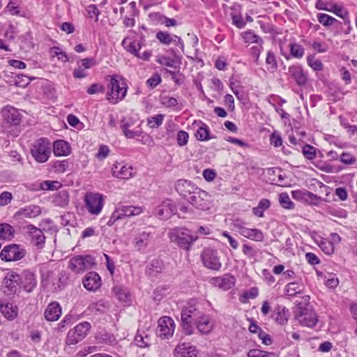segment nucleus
Wrapping results in <instances>:
<instances>
[{
  "mask_svg": "<svg viewBox=\"0 0 357 357\" xmlns=\"http://www.w3.org/2000/svg\"><path fill=\"white\" fill-rule=\"evenodd\" d=\"M201 258L204 266L207 268L219 271L222 267L216 250L211 248H205L202 252Z\"/></svg>",
  "mask_w": 357,
  "mask_h": 357,
  "instance_id": "14",
  "label": "nucleus"
},
{
  "mask_svg": "<svg viewBox=\"0 0 357 357\" xmlns=\"http://www.w3.org/2000/svg\"><path fill=\"white\" fill-rule=\"evenodd\" d=\"M279 202L280 205L286 209H292L294 207V204L291 202L289 195L286 192H282L280 195Z\"/></svg>",
  "mask_w": 357,
  "mask_h": 357,
  "instance_id": "54",
  "label": "nucleus"
},
{
  "mask_svg": "<svg viewBox=\"0 0 357 357\" xmlns=\"http://www.w3.org/2000/svg\"><path fill=\"white\" fill-rule=\"evenodd\" d=\"M240 37L243 42L246 44V47L255 43H264V40L259 35L256 34L252 30L243 31L240 33Z\"/></svg>",
  "mask_w": 357,
  "mask_h": 357,
  "instance_id": "36",
  "label": "nucleus"
},
{
  "mask_svg": "<svg viewBox=\"0 0 357 357\" xmlns=\"http://www.w3.org/2000/svg\"><path fill=\"white\" fill-rule=\"evenodd\" d=\"M155 37L163 45H169L171 43H174L178 45L181 50H183L184 49V43L183 40L176 35L160 31L156 33Z\"/></svg>",
  "mask_w": 357,
  "mask_h": 357,
  "instance_id": "31",
  "label": "nucleus"
},
{
  "mask_svg": "<svg viewBox=\"0 0 357 357\" xmlns=\"http://www.w3.org/2000/svg\"><path fill=\"white\" fill-rule=\"evenodd\" d=\"M0 310L3 316L9 320H13L17 316V307L12 303L2 304L0 303Z\"/></svg>",
  "mask_w": 357,
  "mask_h": 357,
  "instance_id": "39",
  "label": "nucleus"
},
{
  "mask_svg": "<svg viewBox=\"0 0 357 357\" xmlns=\"http://www.w3.org/2000/svg\"><path fill=\"white\" fill-rule=\"evenodd\" d=\"M77 67L73 70V77L76 79H83L88 76L87 70L96 66L97 61L95 58L86 57L77 62Z\"/></svg>",
  "mask_w": 357,
  "mask_h": 357,
  "instance_id": "19",
  "label": "nucleus"
},
{
  "mask_svg": "<svg viewBox=\"0 0 357 357\" xmlns=\"http://www.w3.org/2000/svg\"><path fill=\"white\" fill-rule=\"evenodd\" d=\"M1 114L3 119L10 125L20 124L21 117L19 112L13 107L7 105L1 109Z\"/></svg>",
  "mask_w": 357,
  "mask_h": 357,
  "instance_id": "30",
  "label": "nucleus"
},
{
  "mask_svg": "<svg viewBox=\"0 0 357 357\" xmlns=\"http://www.w3.org/2000/svg\"><path fill=\"white\" fill-rule=\"evenodd\" d=\"M91 328V324L88 321H83L70 330L67 334V344H75L82 341L88 334Z\"/></svg>",
  "mask_w": 357,
  "mask_h": 357,
  "instance_id": "13",
  "label": "nucleus"
},
{
  "mask_svg": "<svg viewBox=\"0 0 357 357\" xmlns=\"http://www.w3.org/2000/svg\"><path fill=\"white\" fill-rule=\"evenodd\" d=\"M69 166L68 160H54L52 162V167L56 173H64Z\"/></svg>",
  "mask_w": 357,
  "mask_h": 357,
  "instance_id": "47",
  "label": "nucleus"
},
{
  "mask_svg": "<svg viewBox=\"0 0 357 357\" xmlns=\"http://www.w3.org/2000/svg\"><path fill=\"white\" fill-rule=\"evenodd\" d=\"M315 8L317 10L333 13L344 20L349 19L347 10L342 5L337 3L333 0H317Z\"/></svg>",
  "mask_w": 357,
  "mask_h": 357,
  "instance_id": "11",
  "label": "nucleus"
},
{
  "mask_svg": "<svg viewBox=\"0 0 357 357\" xmlns=\"http://www.w3.org/2000/svg\"><path fill=\"white\" fill-rule=\"evenodd\" d=\"M189 139V135L184 130H179L176 135V142L179 146H185Z\"/></svg>",
  "mask_w": 357,
  "mask_h": 357,
  "instance_id": "62",
  "label": "nucleus"
},
{
  "mask_svg": "<svg viewBox=\"0 0 357 357\" xmlns=\"http://www.w3.org/2000/svg\"><path fill=\"white\" fill-rule=\"evenodd\" d=\"M271 202L268 199H261L257 206L252 208V213L255 215L263 218L264 211L269 208Z\"/></svg>",
  "mask_w": 357,
  "mask_h": 357,
  "instance_id": "43",
  "label": "nucleus"
},
{
  "mask_svg": "<svg viewBox=\"0 0 357 357\" xmlns=\"http://www.w3.org/2000/svg\"><path fill=\"white\" fill-rule=\"evenodd\" d=\"M156 61L162 66H165L170 68L175 67L174 61L169 56H166L164 55H158L157 56Z\"/></svg>",
  "mask_w": 357,
  "mask_h": 357,
  "instance_id": "61",
  "label": "nucleus"
},
{
  "mask_svg": "<svg viewBox=\"0 0 357 357\" xmlns=\"http://www.w3.org/2000/svg\"><path fill=\"white\" fill-rule=\"evenodd\" d=\"M13 227L7 223L0 224V239L10 240L14 236Z\"/></svg>",
  "mask_w": 357,
  "mask_h": 357,
  "instance_id": "44",
  "label": "nucleus"
},
{
  "mask_svg": "<svg viewBox=\"0 0 357 357\" xmlns=\"http://www.w3.org/2000/svg\"><path fill=\"white\" fill-rule=\"evenodd\" d=\"M62 310L60 304L54 301L47 306L44 312V317L47 321H55L60 318Z\"/></svg>",
  "mask_w": 357,
  "mask_h": 357,
  "instance_id": "32",
  "label": "nucleus"
},
{
  "mask_svg": "<svg viewBox=\"0 0 357 357\" xmlns=\"http://www.w3.org/2000/svg\"><path fill=\"white\" fill-rule=\"evenodd\" d=\"M174 321L168 316L160 317L158 321V335L162 339H169L173 336L175 330Z\"/></svg>",
  "mask_w": 357,
  "mask_h": 357,
  "instance_id": "15",
  "label": "nucleus"
},
{
  "mask_svg": "<svg viewBox=\"0 0 357 357\" xmlns=\"http://www.w3.org/2000/svg\"><path fill=\"white\" fill-rule=\"evenodd\" d=\"M203 314L192 302L188 303L181 311V326L186 335L195 333V324Z\"/></svg>",
  "mask_w": 357,
  "mask_h": 357,
  "instance_id": "1",
  "label": "nucleus"
},
{
  "mask_svg": "<svg viewBox=\"0 0 357 357\" xmlns=\"http://www.w3.org/2000/svg\"><path fill=\"white\" fill-rule=\"evenodd\" d=\"M176 211V206L171 199H166L155 209V215L162 220L168 219Z\"/></svg>",
  "mask_w": 357,
  "mask_h": 357,
  "instance_id": "26",
  "label": "nucleus"
},
{
  "mask_svg": "<svg viewBox=\"0 0 357 357\" xmlns=\"http://www.w3.org/2000/svg\"><path fill=\"white\" fill-rule=\"evenodd\" d=\"M176 192L184 199H188L198 188L192 181L186 179H179L174 185Z\"/></svg>",
  "mask_w": 357,
  "mask_h": 357,
  "instance_id": "21",
  "label": "nucleus"
},
{
  "mask_svg": "<svg viewBox=\"0 0 357 357\" xmlns=\"http://www.w3.org/2000/svg\"><path fill=\"white\" fill-rule=\"evenodd\" d=\"M232 24L238 29L245 27L246 23L244 21L242 15L240 13H231Z\"/></svg>",
  "mask_w": 357,
  "mask_h": 357,
  "instance_id": "59",
  "label": "nucleus"
},
{
  "mask_svg": "<svg viewBox=\"0 0 357 357\" xmlns=\"http://www.w3.org/2000/svg\"><path fill=\"white\" fill-rule=\"evenodd\" d=\"M121 45L127 52L135 56L138 55V52H139V50L142 48V44L140 42H137L136 40L132 41L129 37L124 38L122 40Z\"/></svg>",
  "mask_w": 357,
  "mask_h": 357,
  "instance_id": "37",
  "label": "nucleus"
},
{
  "mask_svg": "<svg viewBox=\"0 0 357 357\" xmlns=\"http://www.w3.org/2000/svg\"><path fill=\"white\" fill-rule=\"evenodd\" d=\"M165 116L163 114H157L150 116L147 119L148 126L151 128H156L162 125Z\"/></svg>",
  "mask_w": 357,
  "mask_h": 357,
  "instance_id": "55",
  "label": "nucleus"
},
{
  "mask_svg": "<svg viewBox=\"0 0 357 357\" xmlns=\"http://www.w3.org/2000/svg\"><path fill=\"white\" fill-rule=\"evenodd\" d=\"M264 43H255L249 49V53L253 58L255 62H257L261 52L263 51Z\"/></svg>",
  "mask_w": 357,
  "mask_h": 357,
  "instance_id": "52",
  "label": "nucleus"
},
{
  "mask_svg": "<svg viewBox=\"0 0 357 357\" xmlns=\"http://www.w3.org/2000/svg\"><path fill=\"white\" fill-rule=\"evenodd\" d=\"M270 143L275 147H279L282 145V139L281 135L278 131H274L270 136Z\"/></svg>",
  "mask_w": 357,
  "mask_h": 357,
  "instance_id": "64",
  "label": "nucleus"
},
{
  "mask_svg": "<svg viewBox=\"0 0 357 357\" xmlns=\"http://www.w3.org/2000/svg\"><path fill=\"white\" fill-rule=\"evenodd\" d=\"M296 319L301 325L309 328L315 326L318 321L317 313L307 309L300 312L296 315Z\"/></svg>",
  "mask_w": 357,
  "mask_h": 357,
  "instance_id": "28",
  "label": "nucleus"
},
{
  "mask_svg": "<svg viewBox=\"0 0 357 357\" xmlns=\"http://www.w3.org/2000/svg\"><path fill=\"white\" fill-rule=\"evenodd\" d=\"M61 187V183L57 181H44L40 183V188L43 190H54Z\"/></svg>",
  "mask_w": 357,
  "mask_h": 357,
  "instance_id": "51",
  "label": "nucleus"
},
{
  "mask_svg": "<svg viewBox=\"0 0 357 357\" xmlns=\"http://www.w3.org/2000/svg\"><path fill=\"white\" fill-rule=\"evenodd\" d=\"M19 278L17 273L14 271L8 273L1 282V291L8 296L19 295L21 292Z\"/></svg>",
  "mask_w": 357,
  "mask_h": 357,
  "instance_id": "9",
  "label": "nucleus"
},
{
  "mask_svg": "<svg viewBox=\"0 0 357 357\" xmlns=\"http://www.w3.org/2000/svg\"><path fill=\"white\" fill-rule=\"evenodd\" d=\"M82 283L87 290L96 291L101 287L102 280L96 272L91 271L84 276Z\"/></svg>",
  "mask_w": 357,
  "mask_h": 357,
  "instance_id": "29",
  "label": "nucleus"
},
{
  "mask_svg": "<svg viewBox=\"0 0 357 357\" xmlns=\"http://www.w3.org/2000/svg\"><path fill=\"white\" fill-rule=\"evenodd\" d=\"M215 328V321L211 317L203 312L195 324V330L197 329L200 334L208 335Z\"/></svg>",
  "mask_w": 357,
  "mask_h": 357,
  "instance_id": "20",
  "label": "nucleus"
},
{
  "mask_svg": "<svg viewBox=\"0 0 357 357\" xmlns=\"http://www.w3.org/2000/svg\"><path fill=\"white\" fill-rule=\"evenodd\" d=\"M284 291L289 296H294L302 291V286L298 282H289L286 285Z\"/></svg>",
  "mask_w": 357,
  "mask_h": 357,
  "instance_id": "48",
  "label": "nucleus"
},
{
  "mask_svg": "<svg viewBox=\"0 0 357 357\" xmlns=\"http://www.w3.org/2000/svg\"><path fill=\"white\" fill-rule=\"evenodd\" d=\"M121 129L123 130L124 135L128 139H134L138 137L142 134V132L139 130H130L129 129V126L127 123L123 124L121 126Z\"/></svg>",
  "mask_w": 357,
  "mask_h": 357,
  "instance_id": "58",
  "label": "nucleus"
},
{
  "mask_svg": "<svg viewBox=\"0 0 357 357\" xmlns=\"http://www.w3.org/2000/svg\"><path fill=\"white\" fill-rule=\"evenodd\" d=\"M114 296L121 302H127L130 300V294L128 289L119 285H116L112 288Z\"/></svg>",
  "mask_w": 357,
  "mask_h": 357,
  "instance_id": "41",
  "label": "nucleus"
},
{
  "mask_svg": "<svg viewBox=\"0 0 357 357\" xmlns=\"http://www.w3.org/2000/svg\"><path fill=\"white\" fill-rule=\"evenodd\" d=\"M155 232L150 227L139 229L133 238L135 248L142 252H146L152 246Z\"/></svg>",
  "mask_w": 357,
  "mask_h": 357,
  "instance_id": "5",
  "label": "nucleus"
},
{
  "mask_svg": "<svg viewBox=\"0 0 357 357\" xmlns=\"http://www.w3.org/2000/svg\"><path fill=\"white\" fill-rule=\"evenodd\" d=\"M236 282L234 276L231 274H225L222 276L213 277L210 280V284L222 290L227 291L232 288Z\"/></svg>",
  "mask_w": 357,
  "mask_h": 357,
  "instance_id": "24",
  "label": "nucleus"
},
{
  "mask_svg": "<svg viewBox=\"0 0 357 357\" xmlns=\"http://www.w3.org/2000/svg\"><path fill=\"white\" fill-rule=\"evenodd\" d=\"M95 265V258L91 255H77L68 261V268L75 273H82Z\"/></svg>",
  "mask_w": 357,
  "mask_h": 357,
  "instance_id": "10",
  "label": "nucleus"
},
{
  "mask_svg": "<svg viewBox=\"0 0 357 357\" xmlns=\"http://www.w3.org/2000/svg\"><path fill=\"white\" fill-rule=\"evenodd\" d=\"M144 211V208L141 206L126 205L123 203H119L115 206V208L107 224L108 226H112L118 220L139 215Z\"/></svg>",
  "mask_w": 357,
  "mask_h": 357,
  "instance_id": "3",
  "label": "nucleus"
},
{
  "mask_svg": "<svg viewBox=\"0 0 357 357\" xmlns=\"http://www.w3.org/2000/svg\"><path fill=\"white\" fill-rule=\"evenodd\" d=\"M317 17L318 22L326 27L332 26L335 22H337L335 18L325 13H318Z\"/></svg>",
  "mask_w": 357,
  "mask_h": 357,
  "instance_id": "49",
  "label": "nucleus"
},
{
  "mask_svg": "<svg viewBox=\"0 0 357 357\" xmlns=\"http://www.w3.org/2000/svg\"><path fill=\"white\" fill-rule=\"evenodd\" d=\"M193 126L197 127V130L195 132V137L197 140L208 141L211 139L209 136L210 130L206 123H203L202 121H195Z\"/></svg>",
  "mask_w": 357,
  "mask_h": 357,
  "instance_id": "35",
  "label": "nucleus"
},
{
  "mask_svg": "<svg viewBox=\"0 0 357 357\" xmlns=\"http://www.w3.org/2000/svg\"><path fill=\"white\" fill-rule=\"evenodd\" d=\"M160 103L167 108H175L178 105V101L174 97L163 96L160 98Z\"/></svg>",
  "mask_w": 357,
  "mask_h": 357,
  "instance_id": "57",
  "label": "nucleus"
},
{
  "mask_svg": "<svg viewBox=\"0 0 357 357\" xmlns=\"http://www.w3.org/2000/svg\"><path fill=\"white\" fill-rule=\"evenodd\" d=\"M248 357H272L273 353L262 351L258 349H250L247 354Z\"/></svg>",
  "mask_w": 357,
  "mask_h": 357,
  "instance_id": "60",
  "label": "nucleus"
},
{
  "mask_svg": "<svg viewBox=\"0 0 357 357\" xmlns=\"http://www.w3.org/2000/svg\"><path fill=\"white\" fill-rule=\"evenodd\" d=\"M25 233L31 238V243L38 248H42L45 242V237L41 229L32 225L24 227Z\"/></svg>",
  "mask_w": 357,
  "mask_h": 357,
  "instance_id": "25",
  "label": "nucleus"
},
{
  "mask_svg": "<svg viewBox=\"0 0 357 357\" xmlns=\"http://www.w3.org/2000/svg\"><path fill=\"white\" fill-rule=\"evenodd\" d=\"M302 153L304 157L310 160H314L317 156L316 148L309 144L303 146Z\"/></svg>",
  "mask_w": 357,
  "mask_h": 357,
  "instance_id": "56",
  "label": "nucleus"
},
{
  "mask_svg": "<svg viewBox=\"0 0 357 357\" xmlns=\"http://www.w3.org/2000/svg\"><path fill=\"white\" fill-rule=\"evenodd\" d=\"M19 278L20 290L28 294L32 292L37 285L35 273L29 269L23 270Z\"/></svg>",
  "mask_w": 357,
  "mask_h": 357,
  "instance_id": "16",
  "label": "nucleus"
},
{
  "mask_svg": "<svg viewBox=\"0 0 357 357\" xmlns=\"http://www.w3.org/2000/svg\"><path fill=\"white\" fill-rule=\"evenodd\" d=\"M197 348L188 343H180L174 349L176 357H197Z\"/></svg>",
  "mask_w": 357,
  "mask_h": 357,
  "instance_id": "33",
  "label": "nucleus"
},
{
  "mask_svg": "<svg viewBox=\"0 0 357 357\" xmlns=\"http://www.w3.org/2000/svg\"><path fill=\"white\" fill-rule=\"evenodd\" d=\"M26 254L23 246L10 244L5 246L0 252V258L4 261H17L21 260Z\"/></svg>",
  "mask_w": 357,
  "mask_h": 357,
  "instance_id": "12",
  "label": "nucleus"
},
{
  "mask_svg": "<svg viewBox=\"0 0 357 357\" xmlns=\"http://www.w3.org/2000/svg\"><path fill=\"white\" fill-rule=\"evenodd\" d=\"M51 148L50 140L46 137H40L31 144L30 153L37 162L45 163L51 155Z\"/></svg>",
  "mask_w": 357,
  "mask_h": 357,
  "instance_id": "4",
  "label": "nucleus"
},
{
  "mask_svg": "<svg viewBox=\"0 0 357 357\" xmlns=\"http://www.w3.org/2000/svg\"><path fill=\"white\" fill-rule=\"evenodd\" d=\"M114 176L121 179H129L135 174V171L131 165L121 162H115L112 168Z\"/></svg>",
  "mask_w": 357,
  "mask_h": 357,
  "instance_id": "23",
  "label": "nucleus"
},
{
  "mask_svg": "<svg viewBox=\"0 0 357 357\" xmlns=\"http://www.w3.org/2000/svg\"><path fill=\"white\" fill-rule=\"evenodd\" d=\"M287 74L298 86H305L307 82V74L299 64L290 66Z\"/></svg>",
  "mask_w": 357,
  "mask_h": 357,
  "instance_id": "22",
  "label": "nucleus"
},
{
  "mask_svg": "<svg viewBox=\"0 0 357 357\" xmlns=\"http://www.w3.org/2000/svg\"><path fill=\"white\" fill-rule=\"evenodd\" d=\"M50 54L51 57H57L58 60L63 63H66L69 61V56L66 52L59 47L54 46L50 48Z\"/></svg>",
  "mask_w": 357,
  "mask_h": 357,
  "instance_id": "45",
  "label": "nucleus"
},
{
  "mask_svg": "<svg viewBox=\"0 0 357 357\" xmlns=\"http://www.w3.org/2000/svg\"><path fill=\"white\" fill-rule=\"evenodd\" d=\"M188 201L197 208L207 210L210 207L209 195L206 191L198 188Z\"/></svg>",
  "mask_w": 357,
  "mask_h": 357,
  "instance_id": "17",
  "label": "nucleus"
},
{
  "mask_svg": "<svg viewBox=\"0 0 357 357\" xmlns=\"http://www.w3.org/2000/svg\"><path fill=\"white\" fill-rule=\"evenodd\" d=\"M289 317V310L284 306L278 305L275 309V320L280 325L287 323Z\"/></svg>",
  "mask_w": 357,
  "mask_h": 357,
  "instance_id": "38",
  "label": "nucleus"
},
{
  "mask_svg": "<svg viewBox=\"0 0 357 357\" xmlns=\"http://www.w3.org/2000/svg\"><path fill=\"white\" fill-rule=\"evenodd\" d=\"M109 152L110 150L107 145L101 144L96 154V157L98 160H103L109 155Z\"/></svg>",
  "mask_w": 357,
  "mask_h": 357,
  "instance_id": "63",
  "label": "nucleus"
},
{
  "mask_svg": "<svg viewBox=\"0 0 357 357\" xmlns=\"http://www.w3.org/2000/svg\"><path fill=\"white\" fill-rule=\"evenodd\" d=\"M54 155L56 157L68 156L71 153L70 144L63 139H58L52 144Z\"/></svg>",
  "mask_w": 357,
  "mask_h": 357,
  "instance_id": "34",
  "label": "nucleus"
},
{
  "mask_svg": "<svg viewBox=\"0 0 357 357\" xmlns=\"http://www.w3.org/2000/svg\"><path fill=\"white\" fill-rule=\"evenodd\" d=\"M163 269V263L160 259L152 260L147 268V273L151 276H155Z\"/></svg>",
  "mask_w": 357,
  "mask_h": 357,
  "instance_id": "46",
  "label": "nucleus"
},
{
  "mask_svg": "<svg viewBox=\"0 0 357 357\" xmlns=\"http://www.w3.org/2000/svg\"><path fill=\"white\" fill-rule=\"evenodd\" d=\"M292 197L298 201L303 203L319 206L321 202L322 198L307 190H296L291 192Z\"/></svg>",
  "mask_w": 357,
  "mask_h": 357,
  "instance_id": "18",
  "label": "nucleus"
},
{
  "mask_svg": "<svg viewBox=\"0 0 357 357\" xmlns=\"http://www.w3.org/2000/svg\"><path fill=\"white\" fill-rule=\"evenodd\" d=\"M307 63L314 70L320 71L323 69L322 62L314 55H309L307 57Z\"/></svg>",
  "mask_w": 357,
  "mask_h": 357,
  "instance_id": "53",
  "label": "nucleus"
},
{
  "mask_svg": "<svg viewBox=\"0 0 357 357\" xmlns=\"http://www.w3.org/2000/svg\"><path fill=\"white\" fill-rule=\"evenodd\" d=\"M266 63L267 66V70L269 72L273 73L278 68L277 61L274 54L271 51L267 52Z\"/></svg>",
  "mask_w": 357,
  "mask_h": 357,
  "instance_id": "50",
  "label": "nucleus"
},
{
  "mask_svg": "<svg viewBox=\"0 0 357 357\" xmlns=\"http://www.w3.org/2000/svg\"><path fill=\"white\" fill-rule=\"evenodd\" d=\"M231 225L234 230L246 238L257 242L264 240L265 236L261 229L248 227L246 223L238 218L232 220Z\"/></svg>",
  "mask_w": 357,
  "mask_h": 357,
  "instance_id": "6",
  "label": "nucleus"
},
{
  "mask_svg": "<svg viewBox=\"0 0 357 357\" xmlns=\"http://www.w3.org/2000/svg\"><path fill=\"white\" fill-rule=\"evenodd\" d=\"M84 206L88 213L92 215H98L104 206L105 197L98 192H89L84 198Z\"/></svg>",
  "mask_w": 357,
  "mask_h": 357,
  "instance_id": "8",
  "label": "nucleus"
},
{
  "mask_svg": "<svg viewBox=\"0 0 357 357\" xmlns=\"http://www.w3.org/2000/svg\"><path fill=\"white\" fill-rule=\"evenodd\" d=\"M41 213L40 208L36 205H30L21 208L18 212V215L24 218H33Z\"/></svg>",
  "mask_w": 357,
  "mask_h": 357,
  "instance_id": "40",
  "label": "nucleus"
},
{
  "mask_svg": "<svg viewBox=\"0 0 357 357\" xmlns=\"http://www.w3.org/2000/svg\"><path fill=\"white\" fill-rule=\"evenodd\" d=\"M170 241L179 248L190 250L198 236L192 234V231L185 227H174L168 232Z\"/></svg>",
  "mask_w": 357,
  "mask_h": 357,
  "instance_id": "2",
  "label": "nucleus"
},
{
  "mask_svg": "<svg viewBox=\"0 0 357 357\" xmlns=\"http://www.w3.org/2000/svg\"><path fill=\"white\" fill-rule=\"evenodd\" d=\"M287 47L289 53L286 52L283 47H280L281 54L286 59L289 60L291 58L300 59L304 56L305 50L303 47L296 43L295 40H291Z\"/></svg>",
  "mask_w": 357,
  "mask_h": 357,
  "instance_id": "27",
  "label": "nucleus"
},
{
  "mask_svg": "<svg viewBox=\"0 0 357 357\" xmlns=\"http://www.w3.org/2000/svg\"><path fill=\"white\" fill-rule=\"evenodd\" d=\"M69 195L67 190H63L58 192L53 197V202L55 205L63 207L68 204Z\"/></svg>",
  "mask_w": 357,
  "mask_h": 357,
  "instance_id": "42",
  "label": "nucleus"
},
{
  "mask_svg": "<svg viewBox=\"0 0 357 357\" xmlns=\"http://www.w3.org/2000/svg\"><path fill=\"white\" fill-rule=\"evenodd\" d=\"M126 93V84L123 79L110 76L109 91L107 93V100L112 103H116L125 98Z\"/></svg>",
  "mask_w": 357,
  "mask_h": 357,
  "instance_id": "7",
  "label": "nucleus"
}]
</instances>
